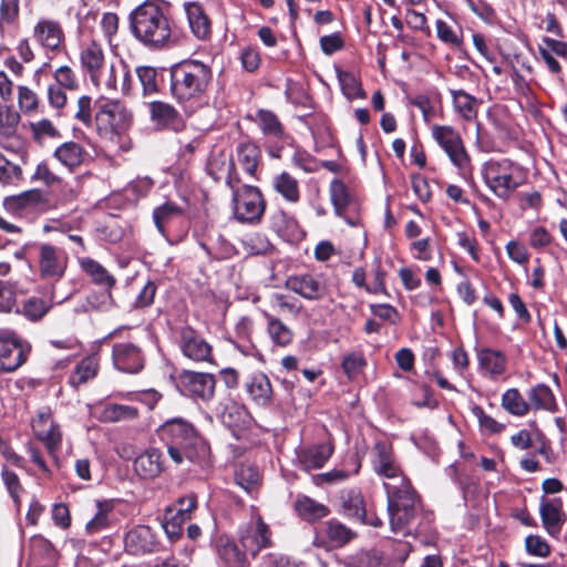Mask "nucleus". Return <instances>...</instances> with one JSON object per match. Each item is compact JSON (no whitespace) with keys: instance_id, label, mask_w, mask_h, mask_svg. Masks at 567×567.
Listing matches in <instances>:
<instances>
[{"instance_id":"obj_1","label":"nucleus","mask_w":567,"mask_h":567,"mask_svg":"<svg viewBox=\"0 0 567 567\" xmlns=\"http://www.w3.org/2000/svg\"><path fill=\"white\" fill-rule=\"evenodd\" d=\"M386 497L392 533L417 537L431 530L434 515L423 508L413 487L398 491L396 486L388 485Z\"/></svg>"},{"instance_id":"obj_2","label":"nucleus","mask_w":567,"mask_h":567,"mask_svg":"<svg viewBox=\"0 0 567 567\" xmlns=\"http://www.w3.org/2000/svg\"><path fill=\"white\" fill-rule=\"evenodd\" d=\"M158 435L176 464L187 460L203 468L210 466V449L188 421L182 417L169 419L159 426Z\"/></svg>"},{"instance_id":"obj_3","label":"nucleus","mask_w":567,"mask_h":567,"mask_svg":"<svg viewBox=\"0 0 567 567\" xmlns=\"http://www.w3.org/2000/svg\"><path fill=\"white\" fill-rule=\"evenodd\" d=\"M171 93L186 112L203 105L213 79L212 69L197 60H187L171 68Z\"/></svg>"},{"instance_id":"obj_4","label":"nucleus","mask_w":567,"mask_h":567,"mask_svg":"<svg viewBox=\"0 0 567 567\" xmlns=\"http://www.w3.org/2000/svg\"><path fill=\"white\" fill-rule=\"evenodd\" d=\"M131 30L151 49L168 48L175 42L171 21L156 0H146L132 11Z\"/></svg>"},{"instance_id":"obj_5","label":"nucleus","mask_w":567,"mask_h":567,"mask_svg":"<svg viewBox=\"0 0 567 567\" xmlns=\"http://www.w3.org/2000/svg\"><path fill=\"white\" fill-rule=\"evenodd\" d=\"M132 124V114L117 100H103L95 113L96 132L101 138L112 143L120 151L130 148L126 132Z\"/></svg>"},{"instance_id":"obj_6","label":"nucleus","mask_w":567,"mask_h":567,"mask_svg":"<svg viewBox=\"0 0 567 567\" xmlns=\"http://www.w3.org/2000/svg\"><path fill=\"white\" fill-rule=\"evenodd\" d=\"M482 174L489 190L502 200H508L525 181L523 168L509 158L485 162Z\"/></svg>"},{"instance_id":"obj_7","label":"nucleus","mask_w":567,"mask_h":567,"mask_svg":"<svg viewBox=\"0 0 567 567\" xmlns=\"http://www.w3.org/2000/svg\"><path fill=\"white\" fill-rule=\"evenodd\" d=\"M226 184L233 190L231 204L235 218L243 224L259 223L266 207L259 188L239 185V177L231 175L226 179Z\"/></svg>"},{"instance_id":"obj_8","label":"nucleus","mask_w":567,"mask_h":567,"mask_svg":"<svg viewBox=\"0 0 567 567\" xmlns=\"http://www.w3.org/2000/svg\"><path fill=\"white\" fill-rule=\"evenodd\" d=\"M215 388L216 379L212 373L182 370L176 378L177 391L193 401L209 402Z\"/></svg>"},{"instance_id":"obj_9","label":"nucleus","mask_w":567,"mask_h":567,"mask_svg":"<svg viewBox=\"0 0 567 567\" xmlns=\"http://www.w3.org/2000/svg\"><path fill=\"white\" fill-rule=\"evenodd\" d=\"M431 135L456 168L466 171L470 167V155L461 134L453 126L433 125Z\"/></svg>"},{"instance_id":"obj_10","label":"nucleus","mask_w":567,"mask_h":567,"mask_svg":"<svg viewBox=\"0 0 567 567\" xmlns=\"http://www.w3.org/2000/svg\"><path fill=\"white\" fill-rule=\"evenodd\" d=\"M90 80L96 87L107 92L121 91L123 94H127L132 89L130 68L121 59L105 63Z\"/></svg>"},{"instance_id":"obj_11","label":"nucleus","mask_w":567,"mask_h":567,"mask_svg":"<svg viewBox=\"0 0 567 567\" xmlns=\"http://www.w3.org/2000/svg\"><path fill=\"white\" fill-rule=\"evenodd\" d=\"M32 39L42 50L53 54L62 53L66 48L63 27L53 19H39L32 28Z\"/></svg>"},{"instance_id":"obj_12","label":"nucleus","mask_w":567,"mask_h":567,"mask_svg":"<svg viewBox=\"0 0 567 567\" xmlns=\"http://www.w3.org/2000/svg\"><path fill=\"white\" fill-rule=\"evenodd\" d=\"M69 257L64 249L51 244L38 247L39 275L44 280L59 281L64 277Z\"/></svg>"},{"instance_id":"obj_13","label":"nucleus","mask_w":567,"mask_h":567,"mask_svg":"<svg viewBox=\"0 0 567 567\" xmlns=\"http://www.w3.org/2000/svg\"><path fill=\"white\" fill-rule=\"evenodd\" d=\"M29 344L9 330H0V371L13 372L28 359Z\"/></svg>"},{"instance_id":"obj_14","label":"nucleus","mask_w":567,"mask_h":567,"mask_svg":"<svg viewBox=\"0 0 567 567\" xmlns=\"http://www.w3.org/2000/svg\"><path fill=\"white\" fill-rule=\"evenodd\" d=\"M238 536L244 550L252 556L271 545L269 527L259 515H254L250 522L243 525Z\"/></svg>"},{"instance_id":"obj_15","label":"nucleus","mask_w":567,"mask_h":567,"mask_svg":"<svg viewBox=\"0 0 567 567\" xmlns=\"http://www.w3.org/2000/svg\"><path fill=\"white\" fill-rule=\"evenodd\" d=\"M178 344L183 355L194 362L213 361L212 346L190 327L181 328Z\"/></svg>"},{"instance_id":"obj_16","label":"nucleus","mask_w":567,"mask_h":567,"mask_svg":"<svg viewBox=\"0 0 567 567\" xmlns=\"http://www.w3.org/2000/svg\"><path fill=\"white\" fill-rule=\"evenodd\" d=\"M196 506V496L188 494L181 497L174 507L166 511L162 526L171 538L178 537L182 534L183 524L190 519L192 512Z\"/></svg>"},{"instance_id":"obj_17","label":"nucleus","mask_w":567,"mask_h":567,"mask_svg":"<svg viewBox=\"0 0 567 567\" xmlns=\"http://www.w3.org/2000/svg\"><path fill=\"white\" fill-rule=\"evenodd\" d=\"M112 359L114 367L125 373H137L144 367V355L141 349L131 342L115 343Z\"/></svg>"},{"instance_id":"obj_18","label":"nucleus","mask_w":567,"mask_h":567,"mask_svg":"<svg viewBox=\"0 0 567 567\" xmlns=\"http://www.w3.org/2000/svg\"><path fill=\"white\" fill-rule=\"evenodd\" d=\"M32 430L51 454L61 446L62 434L60 426L53 421L49 410L39 412L32 422Z\"/></svg>"},{"instance_id":"obj_19","label":"nucleus","mask_w":567,"mask_h":567,"mask_svg":"<svg viewBox=\"0 0 567 567\" xmlns=\"http://www.w3.org/2000/svg\"><path fill=\"white\" fill-rule=\"evenodd\" d=\"M286 287L309 300L320 299L326 293V284L321 275L302 274L290 276L286 280Z\"/></svg>"},{"instance_id":"obj_20","label":"nucleus","mask_w":567,"mask_h":567,"mask_svg":"<svg viewBox=\"0 0 567 567\" xmlns=\"http://www.w3.org/2000/svg\"><path fill=\"white\" fill-rule=\"evenodd\" d=\"M20 114L10 105H0V138L7 150H18L21 138L18 134Z\"/></svg>"},{"instance_id":"obj_21","label":"nucleus","mask_w":567,"mask_h":567,"mask_svg":"<svg viewBox=\"0 0 567 567\" xmlns=\"http://www.w3.org/2000/svg\"><path fill=\"white\" fill-rule=\"evenodd\" d=\"M155 546L156 537L148 526H135L124 536V548L126 553L134 556L152 553Z\"/></svg>"},{"instance_id":"obj_22","label":"nucleus","mask_w":567,"mask_h":567,"mask_svg":"<svg viewBox=\"0 0 567 567\" xmlns=\"http://www.w3.org/2000/svg\"><path fill=\"white\" fill-rule=\"evenodd\" d=\"M478 368L483 375L489 379H497L506 371V355L499 351L489 348L477 350Z\"/></svg>"},{"instance_id":"obj_23","label":"nucleus","mask_w":567,"mask_h":567,"mask_svg":"<svg viewBox=\"0 0 567 567\" xmlns=\"http://www.w3.org/2000/svg\"><path fill=\"white\" fill-rule=\"evenodd\" d=\"M333 453L331 443L315 444L297 452L301 468L306 471L321 468Z\"/></svg>"},{"instance_id":"obj_24","label":"nucleus","mask_w":567,"mask_h":567,"mask_svg":"<svg viewBox=\"0 0 567 567\" xmlns=\"http://www.w3.org/2000/svg\"><path fill=\"white\" fill-rule=\"evenodd\" d=\"M134 471L145 480L157 477L164 471L163 454L156 449L145 451L135 458Z\"/></svg>"},{"instance_id":"obj_25","label":"nucleus","mask_w":567,"mask_h":567,"mask_svg":"<svg viewBox=\"0 0 567 567\" xmlns=\"http://www.w3.org/2000/svg\"><path fill=\"white\" fill-rule=\"evenodd\" d=\"M453 110L463 121L474 123L477 121L478 109L482 101L464 90H450Z\"/></svg>"},{"instance_id":"obj_26","label":"nucleus","mask_w":567,"mask_h":567,"mask_svg":"<svg viewBox=\"0 0 567 567\" xmlns=\"http://www.w3.org/2000/svg\"><path fill=\"white\" fill-rule=\"evenodd\" d=\"M80 62L90 78L94 75L106 63L102 44L94 39L84 42L80 50Z\"/></svg>"},{"instance_id":"obj_27","label":"nucleus","mask_w":567,"mask_h":567,"mask_svg":"<svg viewBox=\"0 0 567 567\" xmlns=\"http://www.w3.org/2000/svg\"><path fill=\"white\" fill-rule=\"evenodd\" d=\"M246 391L258 406L267 408L270 405L272 386L269 378L265 373H252L246 382Z\"/></svg>"},{"instance_id":"obj_28","label":"nucleus","mask_w":567,"mask_h":567,"mask_svg":"<svg viewBox=\"0 0 567 567\" xmlns=\"http://www.w3.org/2000/svg\"><path fill=\"white\" fill-rule=\"evenodd\" d=\"M532 411H545L556 413L558 404L551 389L545 383H537L526 392Z\"/></svg>"},{"instance_id":"obj_29","label":"nucleus","mask_w":567,"mask_h":567,"mask_svg":"<svg viewBox=\"0 0 567 567\" xmlns=\"http://www.w3.org/2000/svg\"><path fill=\"white\" fill-rule=\"evenodd\" d=\"M563 503L559 498L543 499L539 513L544 528L549 535H558L563 526Z\"/></svg>"},{"instance_id":"obj_30","label":"nucleus","mask_w":567,"mask_h":567,"mask_svg":"<svg viewBox=\"0 0 567 567\" xmlns=\"http://www.w3.org/2000/svg\"><path fill=\"white\" fill-rule=\"evenodd\" d=\"M184 9L193 34L199 40L210 35V20L198 2H186Z\"/></svg>"},{"instance_id":"obj_31","label":"nucleus","mask_w":567,"mask_h":567,"mask_svg":"<svg viewBox=\"0 0 567 567\" xmlns=\"http://www.w3.org/2000/svg\"><path fill=\"white\" fill-rule=\"evenodd\" d=\"M44 203L43 193L40 189H30L19 195L8 196L3 199V207L7 212L19 215L29 208H35Z\"/></svg>"},{"instance_id":"obj_32","label":"nucleus","mask_w":567,"mask_h":567,"mask_svg":"<svg viewBox=\"0 0 567 567\" xmlns=\"http://www.w3.org/2000/svg\"><path fill=\"white\" fill-rule=\"evenodd\" d=\"M261 159L259 147L251 142H243L236 148V163L250 178H257V169Z\"/></svg>"},{"instance_id":"obj_33","label":"nucleus","mask_w":567,"mask_h":567,"mask_svg":"<svg viewBox=\"0 0 567 567\" xmlns=\"http://www.w3.org/2000/svg\"><path fill=\"white\" fill-rule=\"evenodd\" d=\"M151 120L159 127L178 130L182 125L179 113L168 103L154 101L150 103Z\"/></svg>"},{"instance_id":"obj_34","label":"nucleus","mask_w":567,"mask_h":567,"mask_svg":"<svg viewBox=\"0 0 567 567\" xmlns=\"http://www.w3.org/2000/svg\"><path fill=\"white\" fill-rule=\"evenodd\" d=\"M53 156L61 165L73 171L83 164L86 152L79 143L69 141L58 146Z\"/></svg>"},{"instance_id":"obj_35","label":"nucleus","mask_w":567,"mask_h":567,"mask_svg":"<svg viewBox=\"0 0 567 567\" xmlns=\"http://www.w3.org/2000/svg\"><path fill=\"white\" fill-rule=\"evenodd\" d=\"M52 302L41 297L31 296L24 299L17 308L16 312L21 315L30 322L41 321L51 310Z\"/></svg>"},{"instance_id":"obj_36","label":"nucleus","mask_w":567,"mask_h":567,"mask_svg":"<svg viewBox=\"0 0 567 567\" xmlns=\"http://www.w3.org/2000/svg\"><path fill=\"white\" fill-rule=\"evenodd\" d=\"M216 550L226 567H245L247 553L241 551L233 539L220 536L216 543Z\"/></svg>"},{"instance_id":"obj_37","label":"nucleus","mask_w":567,"mask_h":567,"mask_svg":"<svg viewBox=\"0 0 567 567\" xmlns=\"http://www.w3.org/2000/svg\"><path fill=\"white\" fill-rule=\"evenodd\" d=\"M79 265L95 285L106 290H110L115 285V278L96 260L84 257L79 259Z\"/></svg>"},{"instance_id":"obj_38","label":"nucleus","mask_w":567,"mask_h":567,"mask_svg":"<svg viewBox=\"0 0 567 567\" xmlns=\"http://www.w3.org/2000/svg\"><path fill=\"white\" fill-rule=\"evenodd\" d=\"M185 213V209L172 202H166L161 206H157L153 210V221L155 224L156 229L163 237H167L166 235V226L182 217Z\"/></svg>"},{"instance_id":"obj_39","label":"nucleus","mask_w":567,"mask_h":567,"mask_svg":"<svg viewBox=\"0 0 567 567\" xmlns=\"http://www.w3.org/2000/svg\"><path fill=\"white\" fill-rule=\"evenodd\" d=\"M95 515L86 523L87 534H96L109 528L114 520L113 503L111 501H99Z\"/></svg>"},{"instance_id":"obj_40","label":"nucleus","mask_w":567,"mask_h":567,"mask_svg":"<svg viewBox=\"0 0 567 567\" xmlns=\"http://www.w3.org/2000/svg\"><path fill=\"white\" fill-rule=\"evenodd\" d=\"M274 189L281 195V197L291 204H296L300 199V189L298 181L289 173L282 172L276 175L272 179Z\"/></svg>"},{"instance_id":"obj_41","label":"nucleus","mask_w":567,"mask_h":567,"mask_svg":"<svg viewBox=\"0 0 567 567\" xmlns=\"http://www.w3.org/2000/svg\"><path fill=\"white\" fill-rule=\"evenodd\" d=\"M501 405L507 413L518 417L527 415L530 411L528 401L524 399L516 388L507 389L502 394Z\"/></svg>"},{"instance_id":"obj_42","label":"nucleus","mask_w":567,"mask_h":567,"mask_svg":"<svg viewBox=\"0 0 567 567\" xmlns=\"http://www.w3.org/2000/svg\"><path fill=\"white\" fill-rule=\"evenodd\" d=\"M256 122L262 134L272 141H281L285 131L277 115L270 111L260 110L256 115Z\"/></svg>"},{"instance_id":"obj_43","label":"nucleus","mask_w":567,"mask_h":567,"mask_svg":"<svg viewBox=\"0 0 567 567\" xmlns=\"http://www.w3.org/2000/svg\"><path fill=\"white\" fill-rule=\"evenodd\" d=\"M374 471L378 475L383 476L384 478L388 480L386 482L383 483L385 489L388 485L396 486L398 491L412 487L410 481L402 473L400 466L396 464L394 460L382 465H377V468Z\"/></svg>"},{"instance_id":"obj_44","label":"nucleus","mask_w":567,"mask_h":567,"mask_svg":"<svg viewBox=\"0 0 567 567\" xmlns=\"http://www.w3.org/2000/svg\"><path fill=\"white\" fill-rule=\"evenodd\" d=\"M337 76L341 91L348 100H364L367 94L362 89L360 80L351 72L337 70Z\"/></svg>"},{"instance_id":"obj_45","label":"nucleus","mask_w":567,"mask_h":567,"mask_svg":"<svg viewBox=\"0 0 567 567\" xmlns=\"http://www.w3.org/2000/svg\"><path fill=\"white\" fill-rule=\"evenodd\" d=\"M295 506L300 517L306 520L320 519L329 514L327 506L308 496H299Z\"/></svg>"},{"instance_id":"obj_46","label":"nucleus","mask_w":567,"mask_h":567,"mask_svg":"<svg viewBox=\"0 0 567 567\" xmlns=\"http://www.w3.org/2000/svg\"><path fill=\"white\" fill-rule=\"evenodd\" d=\"M342 513L358 520L364 519L365 507L362 495L357 491H349L341 496Z\"/></svg>"},{"instance_id":"obj_47","label":"nucleus","mask_w":567,"mask_h":567,"mask_svg":"<svg viewBox=\"0 0 567 567\" xmlns=\"http://www.w3.org/2000/svg\"><path fill=\"white\" fill-rule=\"evenodd\" d=\"M99 369V362L95 355L85 357L75 368L74 372L70 377V384L72 386H79L90 379H93Z\"/></svg>"},{"instance_id":"obj_48","label":"nucleus","mask_w":567,"mask_h":567,"mask_svg":"<svg viewBox=\"0 0 567 567\" xmlns=\"http://www.w3.org/2000/svg\"><path fill=\"white\" fill-rule=\"evenodd\" d=\"M324 534L336 546H343L357 537L353 530L336 519L326 523Z\"/></svg>"},{"instance_id":"obj_49","label":"nucleus","mask_w":567,"mask_h":567,"mask_svg":"<svg viewBox=\"0 0 567 567\" xmlns=\"http://www.w3.org/2000/svg\"><path fill=\"white\" fill-rule=\"evenodd\" d=\"M23 179L20 165L10 162L0 153V184L3 186H18Z\"/></svg>"},{"instance_id":"obj_50","label":"nucleus","mask_w":567,"mask_h":567,"mask_svg":"<svg viewBox=\"0 0 567 567\" xmlns=\"http://www.w3.org/2000/svg\"><path fill=\"white\" fill-rule=\"evenodd\" d=\"M381 555L375 549H361L346 558L347 567H379Z\"/></svg>"},{"instance_id":"obj_51","label":"nucleus","mask_w":567,"mask_h":567,"mask_svg":"<svg viewBox=\"0 0 567 567\" xmlns=\"http://www.w3.org/2000/svg\"><path fill=\"white\" fill-rule=\"evenodd\" d=\"M237 484L248 494H254L259 485L260 475L255 466H241L235 474Z\"/></svg>"},{"instance_id":"obj_52","label":"nucleus","mask_w":567,"mask_h":567,"mask_svg":"<svg viewBox=\"0 0 567 567\" xmlns=\"http://www.w3.org/2000/svg\"><path fill=\"white\" fill-rule=\"evenodd\" d=\"M136 75L142 85L143 94L151 95L155 94L159 90L158 71L153 66H138L136 69Z\"/></svg>"},{"instance_id":"obj_53","label":"nucleus","mask_w":567,"mask_h":567,"mask_svg":"<svg viewBox=\"0 0 567 567\" xmlns=\"http://www.w3.org/2000/svg\"><path fill=\"white\" fill-rule=\"evenodd\" d=\"M268 333L274 343L280 347H286L292 341V331L274 317H268Z\"/></svg>"},{"instance_id":"obj_54","label":"nucleus","mask_w":567,"mask_h":567,"mask_svg":"<svg viewBox=\"0 0 567 567\" xmlns=\"http://www.w3.org/2000/svg\"><path fill=\"white\" fill-rule=\"evenodd\" d=\"M330 196L337 215L342 216L350 203L346 185L339 179H333L330 184Z\"/></svg>"},{"instance_id":"obj_55","label":"nucleus","mask_w":567,"mask_h":567,"mask_svg":"<svg viewBox=\"0 0 567 567\" xmlns=\"http://www.w3.org/2000/svg\"><path fill=\"white\" fill-rule=\"evenodd\" d=\"M137 415L138 411L136 408L125 404H109L103 411V417L109 422L133 420Z\"/></svg>"},{"instance_id":"obj_56","label":"nucleus","mask_w":567,"mask_h":567,"mask_svg":"<svg viewBox=\"0 0 567 567\" xmlns=\"http://www.w3.org/2000/svg\"><path fill=\"white\" fill-rule=\"evenodd\" d=\"M365 364L367 361L361 352H351L343 358L341 367L348 379L354 380L362 373Z\"/></svg>"},{"instance_id":"obj_57","label":"nucleus","mask_w":567,"mask_h":567,"mask_svg":"<svg viewBox=\"0 0 567 567\" xmlns=\"http://www.w3.org/2000/svg\"><path fill=\"white\" fill-rule=\"evenodd\" d=\"M231 162L227 163L223 156H214L208 161L206 171L215 182H218L219 179H221L224 174H227V178L229 177V175H231L233 177L238 176V174L235 171H231Z\"/></svg>"},{"instance_id":"obj_58","label":"nucleus","mask_w":567,"mask_h":567,"mask_svg":"<svg viewBox=\"0 0 567 567\" xmlns=\"http://www.w3.org/2000/svg\"><path fill=\"white\" fill-rule=\"evenodd\" d=\"M55 84L64 90L75 91L79 87V81L74 71L68 66L62 65L54 71Z\"/></svg>"},{"instance_id":"obj_59","label":"nucleus","mask_w":567,"mask_h":567,"mask_svg":"<svg viewBox=\"0 0 567 567\" xmlns=\"http://www.w3.org/2000/svg\"><path fill=\"white\" fill-rule=\"evenodd\" d=\"M472 413L477 419L481 429L491 434L499 433L505 429L504 424L497 422L491 415H487L480 405H474Z\"/></svg>"},{"instance_id":"obj_60","label":"nucleus","mask_w":567,"mask_h":567,"mask_svg":"<svg viewBox=\"0 0 567 567\" xmlns=\"http://www.w3.org/2000/svg\"><path fill=\"white\" fill-rule=\"evenodd\" d=\"M221 420L228 426L238 425L240 422H245L247 411L243 405L235 402L226 404L221 412Z\"/></svg>"},{"instance_id":"obj_61","label":"nucleus","mask_w":567,"mask_h":567,"mask_svg":"<svg viewBox=\"0 0 567 567\" xmlns=\"http://www.w3.org/2000/svg\"><path fill=\"white\" fill-rule=\"evenodd\" d=\"M526 551L536 557H547L550 554L548 543L538 535H529L525 539Z\"/></svg>"},{"instance_id":"obj_62","label":"nucleus","mask_w":567,"mask_h":567,"mask_svg":"<svg viewBox=\"0 0 567 567\" xmlns=\"http://www.w3.org/2000/svg\"><path fill=\"white\" fill-rule=\"evenodd\" d=\"M436 33L437 38L451 45L458 47L462 43V38L460 37L458 32L449 23H446L443 20H436Z\"/></svg>"},{"instance_id":"obj_63","label":"nucleus","mask_w":567,"mask_h":567,"mask_svg":"<svg viewBox=\"0 0 567 567\" xmlns=\"http://www.w3.org/2000/svg\"><path fill=\"white\" fill-rule=\"evenodd\" d=\"M30 127L35 140H43L47 137L54 138L60 135L56 127L48 118H42L40 121L32 122L30 124Z\"/></svg>"},{"instance_id":"obj_64","label":"nucleus","mask_w":567,"mask_h":567,"mask_svg":"<svg viewBox=\"0 0 567 567\" xmlns=\"http://www.w3.org/2000/svg\"><path fill=\"white\" fill-rule=\"evenodd\" d=\"M32 182H41L47 186H55L61 184V178L55 175L44 162L37 165L33 175L31 176Z\"/></svg>"}]
</instances>
